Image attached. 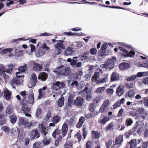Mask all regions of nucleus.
<instances>
[{"mask_svg":"<svg viewBox=\"0 0 148 148\" xmlns=\"http://www.w3.org/2000/svg\"><path fill=\"white\" fill-rule=\"evenodd\" d=\"M54 71L57 74L68 76L70 74L71 70L69 67L62 66L56 68Z\"/></svg>","mask_w":148,"mask_h":148,"instance_id":"f257e3e1","label":"nucleus"},{"mask_svg":"<svg viewBox=\"0 0 148 148\" xmlns=\"http://www.w3.org/2000/svg\"><path fill=\"white\" fill-rule=\"evenodd\" d=\"M65 85L63 82L57 81L54 83L52 86V90L53 92H54L60 89L63 88Z\"/></svg>","mask_w":148,"mask_h":148,"instance_id":"f03ea898","label":"nucleus"},{"mask_svg":"<svg viewBox=\"0 0 148 148\" xmlns=\"http://www.w3.org/2000/svg\"><path fill=\"white\" fill-rule=\"evenodd\" d=\"M114 66V62L109 59L106 63L102 64L101 66L102 67L106 68L107 70L110 71L113 68Z\"/></svg>","mask_w":148,"mask_h":148,"instance_id":"7ed1b4c3","label":"nucleus"},{"mask_svg":"<svg viewBox=\"0 0 148 148\" xmlns=\"http://www.w3.org/2000/svg\"><path fill=\"white\" fill-rule=\"evenodd\" d=\"M75 47V46L73 44L69 45L65 49L64 55L66 56H71L75 52L73 49Z\"/></svg>","mask_w":148,"mask_h":148,"instance_id":"20e7f679","label":"nucleus"},{"mask_svg":"<svg viewBox=\"0 0 148 148\" xmlns=\"http://www.w3.org/2000/svg\"><path fill=\"white\" fill-rule=\"evenodd\" d=\"M18 120V123L20 126L23 125L25 128H28L31 125V123H30L28 122L27 120L24 119L23 117H19Z\"/></svg>","mask_w":148,"mask_h":148,"instance_id":"39448f33","label":"nucleus"},{"mask_svg":"<svg viewBox=\"0 0 148 148\" xmlns=\"http://www.w3.org/2000/svg\"><path fill=\"white\" fill-rule=\"evenodd\" d=\"M88 90V88L87 87H85L84 90L80 92L79 93L81 95L87 94L86 99L88 101H90L92 99V96L91 95V90H89L87 92V91Z\"/></svg>","mask_w":148,"mask_h":148,"instance_id":"423d86ee","label":"nucleus"},{"mask_svg":"<svg viewBox=\"0 0 148 148\" xmlns=\"http://www.w3.org/2000/svg\"><path fill=\"white\" fill-rule=\"evenodd\" d=\"M108 74L106 73L104 75L103 78H101L99 79L97 78L96 79H94V81H96V83L97 85L104 82L106 83L108 80Z\"/></svg>","mask_w":148,"mask_h":148,"instance_id":"0eeeda50","label":"nucleus"},{"mask_svg":"<svg viewBox=\"0 0 148 148\" xmlns=\"http://www.w3.org/2000/svg\"><path fill=\"white\" fill-rule=\"evenodd\" d=\"M125 87L124 85H121L117 88L116 93L118 96L120 97L124 94L125 92Z\"/></svg>","mask_w":148,"mask_h":148,"instance_id":"6e6552de","label":"nucleus"},{"mask_svg":"<svg viewBox=\"0 0 148 148\" xmlns=\"http://www.w3.org/2000/svg\"><path fill=\"white\" fill-rule=\"evenodd\" d=\"M37 77L36 74L34 73L32 74L30 79V82L31 86L29 87L31 88L33 86H34L37 83Z\"/></svg>","mask_w":148,"mask_h":148,"instance_id":"1a4fd4ad","label":"nucleus"},{"mask_svg":"<svg viewBox=\"0 0 148 148\" xmlns=\"http://www.w3.org/2000/svg\"><path fill=\"white\" fill-rule=\"evenodd\" d=\"M84 102L83 98L81 97H77L74 100V104L77 106H81L84 103Z\"/></svg>","mask_w":148,"mask_h":148,"instance_id":"9d476101","label":"nucleus"},{"mask_svg":"<svg viewBox=\"0 0 148 148\" xmlns=\"http://www.w3.org/2000/svg\"><path fill=\"white\" fill-rule=\"evenodd\" d=\"M21 103L23 105L21 108V110L24 112V113L28 112L30 111V108L26 107L27 103L25 100H24L23 101H21Z\"/></svg>","mask_w":148,"mask_h":148,"instance_id":"9b49d317","label":"nucleus"},{"mask_svg":"<svg viewBox=\"0 0 148 148\" xmlns=\"http://www.w3.org/2000/svg\"><path fill=\"white\" fill-rule=\"evenodd\" d=\"M89 54L88 52L86 51L84 52L81 55V60L84 62H86L88 60V55Z\"/></svg>","mask_w":148,"mask_h":148,"instance_id":"f8f14e48","label":"nucleus"},{"mask_svg":"<svg viewBox=\"0 0 148 148\" xmlns=\"http://www.w3.org/2000/svg\"><path fill=\"white\" fill-rule=\"evenodd\" d=\"M110 120L109 118L108 117L103 116H101L99 120V123L101 124H105L107 122Z\"/></svg>","mask_w":148,"mask_h":148,"instance_id":"ddd939ff","label":"nucleus"},{"mask_svg":"<svg viewBox=\"0 0 148 148\" xmlns=\"http://www.w3.org/2000/svg\"><path fill=\"white\" fill-rule=\"evenodd\" d=\"M38 128L42 133L45 135L47 132L46 130V127H45L44 125L42 124H39L38 125Z\"/></svg>","mask_w":148,"mask_h":148,"instance_id":"4468645a","label":"nucleus"},{"mask_svg":"<svg viewBox=\"0 0 148 148\" xmlns=\"http://www.w3.org/2000/svg\"><path fill=\"white\" fill-rule=\"evenodd\" d=\"M64 42L63 40H60L56 44L54 45L55 48H60L63 49H65V47L62 42Z\"/></svg>","mask_w":148,"mask_h":148,"instance_id":"2eb2a0df","label":"nucleus"},{"mask_svg":"<svg viewBox=\"0 0 148 148\" xmlns=\"http://www.w3.org/2000/svg\"><path fill=\"white\" fill-rule=\"evenodd\" d=\"M16 65L12 64H8L7 65L8 68L5 70V72L9 74H11L12 72V70L13 68Z\"/></svg>","mask_w":148,"mask_h":148,"instance_id":"dca6fc26","label":"nucleus"},{"mask_svg":"<svg viewBox=\"0 0 148 148\" xmlns=\"http://www.w3.org/2000/svg\"><path fill=\"white\" fill-rule=\"evenodd\" d=\"M47 77V74L45 73H41L38 76V79L44 81L46 80Z\"/></svg>","mask_w":148,"mask_h":148,"instance_id":"f3484780","label":"nucleus"},{"mask_svg":"<svg viewBox=\"0 0 148 148\" xmlns=\"http://www.w3.org/2000/svg\"><path fill=\"white\" fill-rule=\"evenodd\" d=\"M129 67V64L127 63H122L119 65L120 69L122 71L124 70L127 69Z\"/></svg>","mask_w":148,"mask_h":148,"instance_id":"a211bd4d","label":"nucleus"},{"mask_svg":"<svg viewBox=\"0 0 148 148\" xmlns=\"http://www.w3.org/2000/svg\"><path fill=\"white\" fill-rule=\"evenodd\" d=\"M119 75L116 72H113L111 76V79L112 81H117L119 79Z\"/></svg>","mask_w":148,"mask_h":148,"instance_id":"6ab92c4d","label":"nucleus"},{"mask_svg":"<svg viewBox=\"0 0 148 148\" xmlns=\"http://www.w3.org/2000/svg\"><path fill=\"white\" fill-rule=\"evenodd\" d=\"M45 50L41 47L38 51L36 52L35 55L36 56L38 57L43 55L45 53Z\"/></svg>","mask_w":148,"mask_h":148,"instance_id":"aec40b11","label":"nucleus"},{"mask_svg":"<svg viewBox=\"0 0 148 148\" xmlns=\"http://www.w3.org/2000/svg\"><path fill=\"white\" fill-rule=\"evenodd\" d=\"M29 102L32 104L34 103V94L32 92H30L29 95Z\"/></svg>","mask_w":148,"mask_h":148,"instance_id":"412c9836","label":"nucleus"},{"mask_svg":"<svg viewBox=\"0 0 148 148\" xmlns=\"http://www.w3.org/2000/svg\"><path fill=\"white\" fill-rule=\"evenodd\" d=\"M11 94V92L8 89L5 90L4 92L5 97L6 99L8 100H9L10 99Z\"/></svg>","mask_w":148,"mask_h":148,"instance_id":"4be33fe9","label":"nucleus"},{"mask_svg":"<svg viewBox=\"0 0 148 148\" xmlns=\"http://www.w3.org/2000/svg\"><path fill=\"white\" fill-rule=\"evenodd\" d=\"M123 141V136H120L117 137L115 140V143L116 145H120Z\"/></svg>","mask_w":148,"mask_h":148,"instance_id":"5701e85b","label":"nucleus"},{"mask_svg":"<svg viewBox=\"0 0 148 148\" xmlns=\"http://www.w3.org/2000/svg\"><path fill=\"white\" fill-rule=\"evenodd\" d=\"M42 68V66L40 64L36 63L33 66V69L36 71H38L41 69Z\"/></svg>","mask_w":148,"mask_h":148,"instance_id":"b1692460","label":"nucleus"},{"mask_svg":"<svg viewBox=\"0 0 148 148\" xmlns=\"http://www.w3.org/2000/svg\"><path fill=\"white\" fill-rule=\"evenodd\" d=\"M67 130V124L64 123L63 125L62 128V130L63 137L66 134Z\"/></svg>","mask_w":148,"mask_h":148,"instance_id":"393cba45","label":"nucleus"},{"mask_svg":"<svg viewBox=\"0 0 148 148\" xmlns=\"http://www.w3.org/2000/svg\"><path fill=\"white\" fill-rule=\"evenodd\" d=\"M64 98L62 96L58 99L57 103L59 107H61L63 106L64 104Z\"/></svg>","mask_w":148,"mask_h":148,"instance_id":"a878e982","label":"nucleus"},{"mask_svg":"<svg viewBox=\"0 0 148 148\" xmlns=\"http://www.w3.org/2000/svg\"><path fill=\"white\" fill-rule=\"evenodd\" d=\"M130 145V148H134L137 146L136 139H132L129 142Z\"/></svg>","mask_w":148,"mask_h":148,"instance_id":"bb28decb","label":"nucleus"},{"mask_svg":"<svg viewBox=\"0 0 148 148\" xmlns=\"http://www.w3.org/2000/svg\"><path fill=\"white\" fill-rule=\"evenodd\" d=\"M92 136L93 138L97 139L100 136V134L96 131H92Z\"/></svg>","mask_w":148,"mask_h":148,"instance_id":"cd10ccee","label":"nucleus"},{"mask_svg":"<svg viewBox=\"0 0 148 148\" xmlns=\"http://www.w3.org/2000/svg\"><path fill=\"white\" fill-rule=\"evenodd\" d=\"M26 68V64H25L23 66H20L19 68H18V71H19V72H16V75H17L18 74H19L21 73L24 72L25 71Z\"/></svg>","mask_w":148,"mask_h":148,"instance_id":"c85d7f7f","label":"nucleus"},{"mask_svg":"<svg viewBox=\"0 0 148 148\" xmlns=\"http://www.w3.org/2000/svg\"><path fill=\"white\" fill-rule=\"evenodd\" d=\"M105 89V87H99L95 90V92L98 93H101L104 91Z\"/></svg>","mask_w":148,"mask_h":148,"instance_id":"c756f323","label":"nucleus"},{"mask_svg":"<svg viewBox=\"0 0 148 148\" xmlns=\"http://www.w3.org/2000/svg\"><path fill=\"white\" fill-rule=\"evenodd\" d=\"M78 58L77 57H74L72 59V60L70 64L71 66L73 67L76 66V64L77 63V59Z\"/></svg>","mask_w":148,"mask_h":148,"instance_id":"7c9ffc66","label":"nucleus"},{"mask_svg":"<svg viewBox=\"0 0 148 148\" xmlns=\"http://www.w3.org/2000/svg\"><path fill=\"white\" fill-rule=\"evenodd\" d=\"M39 95L38 97V98L39 99H41L43 96H44L45 92L44 91L42 90L41 88L38 91Z\"/></svg>","mask_w":148,"mask_h":148,"instance_id":"2f4dec72","label":"nucleus"},{"mask_svg":"<svg viewBox=\"0 0 148 148\" xmlns=\"http://www.w3.org/2000/svg\"><path fill=\"white\" fill-rule=\"evenodd\" d=\"M21 75H16V84H21V82H23L22 79L21 78Z\"/></svg>","mask_w":148,"mask_h":148,"instance_id":"473e14b6","label":"nucleus"},{"mask_svg":"<svg viewBox=\"0 0 148 148\" xmlns=\"http://www.w3.org/2000/svg\"><path fill=\"white\" fill-rule=\"evenodd\" d=\"M72 146V143L71 141H69L65 143L64 145V148H71Z\"/></svg>","mask_w":148,"mask_h":148,"instance_id":"72a5a7b5","label":"nucleus"},{"mask_svg":"<svg viewBox=\"0 0 148 148\" xmlns=\"http://www.w3.org/2000/svg\"><path fill=\"white\" fill-rule=\"evenodd\" d=\"M107 111V108L101 106L99 109V112L103 114L105 113Z\"/></svg>","mask_w":148,"mask_h":148,"instance_id":"f704fd0d","label":"nucleus"},{"mask_svg":"<svg viewBox=\"0 0 148 148\" xmlns=\"http://www.w3.org/2000/svg\"><path fill=\"white\" fill-rule=\"evenodd\" d=\"M10 121L12 124L16 122L17 119L16 116L14 115H12L10 116Z\"/></svg>","mask_w":148,"mask_h":148,"instance_id":"c9c22d12","label":"nucleus"},{"mask_svg":"<svg viewBox=\"0 0 148 148\" xmlns=\"http://www.w3.org/2000/svg\"><path fill=\"white\" fill-rule=\"evenodd\" d=\"M31 134V137L33 138L38 135V132L36 130H32Z\"/></svg>","mask_w":148,"mask_h":148,"instance_id":"e433bc0d","label":"nucleus"},{"mask_svg":"<svg viewBox=\"0 0 148 148\" xmlns=\"http://www.w3.org/2000/svg\"><path fill=\"white\" fill-rule=\"evenodd\" d=\"M50 141V138H46L44 139L42 143L44 145H47L49 144Z\"/></svg>","mask_w":148,"mask_h":148,"instance_id":"4c0bfd02","label":"nucleus"},{"mask_svg":"<svg viewBox=\"0 0 148 148\" xmlns=\"http://www.w3.org/2000/svg\"><path fill=\"white\" fill-rule=\"evenodd\" d=\"M5 72V67L2 64H0V74H2L3 73Z\"/></svg>","mask_w":148,"mask_h":148,"instance_id":"58836bf2","label":"nucleus"},{"mask_svg":"<svg viewBox=\"0 0 148 148\" xmlns=\"http://www.w3.org/2000/svg\"><path fill=\"white\" fill-rule=\"evenodd\" d=\"M78 82L77 81H74L71 84V87H75L76 86H77V88L79 89L80 90H81L82 89V88H80L79 87V86L78 85Z\"/></svg>","mask_w":148,"mask_h":148,"instance_id":"ea45409f","label":"nucleus"},{"mask_svg":"<svg viewBox=\"0 0 148 148\" xmlns=\"http://www.w3.org/2000/svg\"><path fill=\"white\" fill-rule=\"evenodd\" d=\"M138 76L136 75H134L130 77H128L127 79L128 81L134 80L136 79H137Z\"/></svg>","mask_w":148,"mask_h":148,"instance_id":"a19ab883","label":"nucleus"},{"mask_svg":"<svg viewBox=\"0 0 148 148\" xmlns=\"http://www.w3.org/2000/svg\"><path fill=\"white\" fill-rule=\"evenodd\" d=\"M61 117L58 116H56L53 118V121L54 123H58Z\"/></svg>","mask_w":148,"mask_h":148,"instance_id":"79ce46f5","label":"nucleus"},{"mask_svg":"<svg viewBox=\"0 0 148 148\" xmlns=\"http://www.w3.org/2000/svg\"><path fill=\"white\" fill-rule=\"evenodd\" d=\"M135 92L134 90H130L128 92V96L130 98H132L134 96Z\"/></svg>","mask_w":148,"mask_h":148,"instance_id":"37998d69","label":"nucleus"},{"mask_svg":"<svg viewBox=\"0 0 148 148\" xmlns=\"http://www.w3.org/2000/svg\"><path fill=\"white\" fill-rule=\"evenodd\" d=\"M62 50L59 48H55L54 52V55H58L61 53Z\"/></svg>","mask_w":148,"mask_h":148,"instance_id":"c03bdc74","label":"nucleus"},{"mask_svg":"<svg viewBox=\"0 0 148 148\" xmlns=\"http://www.w3.org/2000/svg\"><path fill=\"white\" fill-rule=\"evenodd\" d=\"M100 73L98 72H96L95 73L94 76L92 77V81L94 82V79H96L97 78H98L99 77L100 75Z\"/></svg>","mask_w":148,"mask_h":148,"instance_id":"a18cd8bd","label":"nucleus"},{"mask_svg":"<svg viewBox=\"0 0 148 148\" xmlns=\"http://www.w3.org/2000/svg\"><path fill=\"white\" fill-rule=\"evenodd\" d=\"M127 56H129L131 57H133L134 55L135 54V52L133 51H131L129 52H128V53H126Z\"/></svg>","mask_w":148,"mask_h":148,"instance_id":"49530a36","label":"nucleus"},{"mask_svg":"<svg viewBox=\"0 0 148 148\" xmlns=\"http://www.w3.org/2000/svg\"><path fill=\"white\" fill-rule=\"evenodd\" d=\"M102 99V97L99 96L96 97L93 100V101L94 103H98L100 102Z\"/></svg>","mask_w":148,"mask_h":148,"instance_id":"de8ad7c7","label":"nucleus"},{"mask_svg":"<svg viewBox=\"0 0 148 148\" xmlns=\"http://www.w3.org/2000/svg\"><path fill=\"white\" fill-rule=\"evenodd\" d=\"M133 123L132 120L130 118H127L126 120V123L127 126L131 125Z\"/></svg>","mask_w":148,"mask_h":148,"instance_id":"09e8293b","label":"nucleus"},{"mask_svg":"<svg viewBox=\"0 0 148 148\" xmlns=\"http://www.w3.org/2000/svg\"><path fill=\"white\" fill-rule=\"evenodd\" d=\"M6 112L8 114H10L12 112V107L9 106L7 107L6 110Z\"/></svg>","mask_w":148,"mask_h":148,"instance_id":"8fccbe9b","label":"nucleus"},{"mask_svg":"<svg viewBox=\"0 0 148 148\" xmlns=\"http://www.w3.org/2000/svg\"><path fill=\"white\" fill-rule=\"evenodd\" d=\"M76 45L78 48H80L83 46L84 42L81 41H77Z\"/></svg>","mask_w":148,"mask_h":148,"instance_id":"3c124183","label":"nucleus"},{"mask_svg":"<svg viewBox=\"0 0 148 148\" xmlns=\"http://www.w3.org/2000/svg\"><path fill=\"white\" fill-rule=\"evenodd\" d=\"M148 75V73L147 72H138L137 76L138 77H141L143 76H146Z\"/></svg>","mask_w":148,"mask_h":148,"instance_id":"603ef678","label":"nucleus"},{"mask_svg":"<svg viewBox=\"0 0 148 148\" xmlns=\"http://www.w3.org/2000/svg\"><path fill=\"white\" fill-rule=\"evenodd\" d=\"M114 125V123L113 122H112L107 126L105 128L106 130H109L112 128Z\"/></svg>","mask_w":148,"mask_h":148,"instance_id":"864d4df0","label":"nucleus"},{"mask_svg":"<svg viewBox=\"0 0 148 148\" xmlns=\"http://www.w3.org/2000/svg\"><path fill=\"white\" fill-rule=\"evenodd\" d=\"M92 142L90 141H88L86 143V148H92Z\"/></svg>","mask_w":148,"mask_h":148,"instance_id":"5fc2aeb1","label":"nucleus"},{"mask_svg":"<svg viewBox=\"0 0 148 148\" xmlns=\"http://www.w3.org/2000/svg\"><path fill=\"white\" fill-rule=\"evenodd\" d=\"M90 52L91 54L95 55L97 53V50L96 48H93L90 49Z\"/></svg>","mask_w":148,"mask_h":148,"instance_id":"6e6d98bb","label":"nucleus"},{"mask_svg":"<svg viewBox=\"0 0 148 148\" xmlns=\"http://www.w3.org/2000/svg\"><path fill=\"white\" fill-rule=\"evenodd\" d=\"M16 77L14 78L12 80L11 82V84L13 88H15V85L16 84Z\"/></svg>","mask_w":148,"mask_h":148,"instance_id":"4d7b16f0","label":"nucleus"},{"mask_svg":"<svg viewBox=\"0 0 148 148\" xmlns=\"http://www.w3.org/2000/svg\"><path fill=\"white\" fill-rule=\"evenodd\" d=\"M41 64L45 67H48L49 66L50 63L47 61H42L41 62Z\"/></svg>","mask_w":148,"mask_h":148,"instance_id":"13d9d810","label":"nucleus"},{"mask_svg":"<svg viewBox=\"0 0 148 148\" xmlns=\"http://www.w3.org/2000/svg\"><path fill=\"white\" fill-rule=\"evenodd\" d=\"M51 111L50 110L48 111L47 112V113L45 117V119L46 121H48L49 118L51 117Z\"/></svg>","mask_w":148,"mask_h":148,"instance_id":"bf43d9fd","label":"nucleus"},{"mask_svg":"<svg viewBox=\"0 0 148 148\" xmlns=\"http://www.w3.org/2000/svg\"><path fill=\"white\" fill-rule=\"evenodd\" d=\"M95 109V105L94 104L92 103L90 104L89 110L92 112L94 111Z\"/></svg>","mask_w":148,"mask_h":148,"instance_id":"052dcab7","label":"nucleus"},{"mask_svg":"<svg viewBox=\"0 0 148 148\" xmlns=\"http://www.w3.org/2000/svg\"><path fill=\"white\" fill-rule=\"evenodd\" d=\"M138 111L140 114H144L145 113V109L143 108H139Z\"/></svg>","mask_w":148,"mask_h":148,"instance_id":"680f3d73","label":"nucleus"},{"mask_svg":"<svg viewBox=\"0 0 148 148\" xmlns=\"http://www.w3.org/2000/svg\"><path fill=\"white\" fill-rule=\"evenodd\" d=\"M42 111L40 108L38 109L36 112V117H39Z\"/></svg>","mask_w":148,"mask_h":148,"instance_id":"e2e57ef3","label":"nucleus"},{"mask_svg":"<svg viewBox=\"0 0 148 148\" xmlns=\"http://www.w3.org/2000/svg\"><path fill=\"white\" fill-rule=\"evenodd\" d=\"M109 103V101L108 99L105 100L103 103L102 106H104L106 108H107L108 106Z\"/></svg>","mask_w":148,"mask_h":148,"instance_id":"0e129e2a","label":"nucleus"},{"mask_svg":"<svg viewBox=\"0 0 148 148\" xmlns=\"http://www.w3.org/2000/svg\"><path fill=\"white\" fill-rule=\"evenodd\" d=\"M40 143L39 142H36L33 144V148H40Z\"/></svg>","mask_w":148,"mask_h":148,"instance_id":"69168bd1","label":"nucleus"},{"mask_svg":"<svg viewBox=\"0 0 148 148\" xmlns=\"http://www.w3.org/2000/svg\"><path fill=\"white\" fill-rule=\"evenodd\" d=\"M41 48L43 49H45V50L47 51H48L50 49V48L49 47H48L47 46V45L46 44H43L41 46Z\"/></svg>","mask_w":148,"mask_h":148,"instance_id":"338daca9","label":"nucleus"},{"mask_svg":"<svg viewBox=\"0 0 148 148\" xmlns=\"http://www.w3.org/2000/svg\"><path fill=\"white\" fill-rule=\"evenodd\" d=\"M75 138H77L79 141L80 140L82 139L81 136L79 133H77L75 134Z\"/></svg>","mask_w":148,"mask_h":148,"instance_id":"774afa93","label":"nucleus"}]
</instances>
